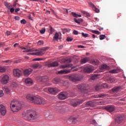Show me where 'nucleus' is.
I'll use <instances>...</instances> for the list:
<instances>
[{"mask_svg": "<svg viewBox=\"0 0 126 126\" xmlns=\"http://www.w3.org/2000/svg\"><path fill=\"white\" fill-rule=\"evenodd\" d=\"M125 121V116L123 115H119L115 119V123L120 125L121 124H124Z\"/></svg>", "mask_w": 126, "mask_h": 126, "instance_id": "nucleus-6", "label": "nucleus"}, {"mask_svg": "<svg viewBox=\"0 0 126 126\" xmlns=\"http://www.w3.org/2000/svg\"><path fill=\"white\" fill-rule=\"evenodd\" d=\"M87 106H90V107H94L95 103L93 101H89L86 103Z\"/></svg>", "mask_w": 126, "mask_h": 126, "instance_id": "nucleus-30", "label": "nucleus"}, {"mask_svg": "<svg viewBox=\"0 0 126 126\" xmlns=\"http://www.w3.org/2000/svg\"><path fill=\"white\" fill-rule=\"evenodd\" d=\"M75 22H76V23H77L78 24H80V23L79 22V21L76 19H74Z\"/></svg>", "mask_w": 126, "mask_h": 126, "instance_id": "nucleus-58", "label": "nucleus"}, {"mask_svg": "<svg viewBox=\"0 0 126 126\" xmlns=\"http://www.w3.org/2000/svg\"><path fill=\"white\" fill-rule=\"evenodd\" d=\"M25 82L27 85H32L33 80L31 78H27L25 79Z\"/></svg>", "mask_w": 126, "mask_h": 126, "instance_id": "nucleus-21", "label": "nucleus"}, {"mask_svg": "<svg viewBox=\"0 0 126 126\" xmlns=\"http://www.w3.org/2000/svg\"><path fill=\"white\" fill-rule=\"evenodd\" d=\"M100 86L102 88H108V84L106 83L102 84L100 85Z\"/></svg>", "mask_w": 126, "mask_h": 126, "instance_id": "nucleus-40", "label": "nucleus"}, {"mask_svg": "<svg viewBox=\"0 0 126 126\" xmlns=\"http://www.w3.org/2000/svg\"><path fill=\"white\" fill-rule=\"evenodd\" d=\"M26 99L28 102L34 103L36 105H46L47 103V100L38 95H27Z\"/></svg>", "mask_w": 126, "mask_h": 126, "instance_id": "nucleus-1", "label": "nucleus"}, {"mask_svg": "<svg viewBox=\"0 0 126 126\" xmlns=\"http://www.w3.org/2000/svg\"><path fill=\"white\" fill-rule=\"evenodd\" d=\"M106 38V35L104 34H101L99 36L100 40H104Z\"/></svg>", "mask_w": 126, "mask_h": 126, "instance_id": "nucleus-44", "label": "nucleus"}, {"mask_svg": "<svg viewBox=\"0 0 126 126\" xmlns=\"http://www.w3.org/2000/svg\"><path fill=\"white\" fill-rule=\"evenodd\" d=\"M101 88H102L101 87V85H97L95 86V90H96V91H99V90H100Z\"/></svg>", "mask_w": 126, "mask_h": 126, "instance_id": "nucleus-41", "label": "nucleus"}, {"mask_svg": "<svg viewBox=\"0 0 126 126\" xmlns=\"http://www.w3.org/2000/svg\"><path fill=\"white\" fill-rule=\"evenodd\" d=\"M73 68H74L73 70V71H77V70H78V68L76 67H72L71 68V69H72Z\"/></svg>", "mask_w": 126, "mask_h": 126, "instance_id": "nucleus-52", "label": "nucleus"}, {"mask_svg": "<svg viewBox=\"0 0 126 126\" xmlns=\"http://www.w3.org/2000/svg\"><path fill=\"white\" fill-rule=\"evenodd\" d=\"M6 70V68H5V67L0 66V72L1 73L5 72Z\"/></svg>", "mask_w": 126, "mask_h": 126, "instance_id": "nucleus-34", "label": "nucleus"}, {"mask_svg": "<svg viewBox=\"0 0 126 126\" xmlns=\"http://www.w3.org/2000/svg\"><path fill=\"white\" fill-rule=\"evenodd\" d=\"M31 1H36V2H38L39 1L40 2H44V1H43V0H30Z\"/></svg>", "mask_w": 126, "mask_h": 126, "instance_id": "nucleus-50", "label": "nucleus"}, {"mask_svg": "<svg viewBox=\"0 0 126 126\" xmlns=\"http://www.w3.org/2000/svg\"><path fill=\"white\" fill-rule=\"evenodd\" d=\"M44 44V41H41V40H39L38 42V45H39V46H41V45H43Z\"/></svg>", "mask_w": 126, "mask_h": 126, "instance_id": "nucleus-49", "label": "nucleus"}, {"mask_svg": "<svg viewBox=\"0 0 126 126\" xmlns=\"http://www.w3.org/2000/svg\"><path fill=\"white\" fill-rule=\"evenodd\" d=\"M86 85L85 84H80L77 86V88L79 90H81V92L84 94H86L87 93L88 91L86 90Z\"/></svg>", "mask_w": 126, "mask_h": 126, "instance_id": "nucleus-10", "label": "nucleus"}, {"mask_svg": "<svg viewBox=\"0 0 126 126\" xmlns=\"http://www.w3.org/2000/svg\"><path fill=\"white\" fill-rule=\"evenodd\" d=\"M77 120V118H76L74 116H71L69 119V120L71 121V122H72V123H73V124H75V123H76Z\"/></svg>", "mask_w": 126, "mask_h": 126, "instance_id": "nucleus-26", "label": "nucleus"}, {"mask_svg": "<svg viewBox=\"0 0 126 126\" xmlns=\"http://www.w3.org/2000/svg\"><path fill=\"white\" fill-rule=\"evenodd\" d=\"M44 116L46 120H52L54 118V115L51 113V112L46 110L44 113Z\"/></svg>", "mask_w": 126, "mask_h": 126, "instance_id": "nucleus-11", "label": "nucleus"}, {"mask_svg": "<svg viewBox=\"0 0 126 126\" xmlns=\"http://www.w3.org/2000/svg\"><path fill=\"white\" fill-rule=\"evenodd\" d=\"M6 34L7 36H9V35H10V34H11V32L9 31H7V32H6Z\"/></svg>", "mask_w": 126, "mask_h": 126, "instance_id": "nucleus-63", "label": "nucleus"}, {"mask_svg": "<svg viewBox=\"0 0 126 126\" xmlns=\"http://www.w3.org/2000/svg\"><path fill=\"white\" fill-rule=\"evenodd\" d=\"M21 24H26V20L25 19H23L21 20Z\"/></svg>", "mask_w": 126, "mask_h": 126, "instance_id": "nucleus-51", "label": "nucleus"}, {"mask_svg": "<svg viewBox=\"0 0 126 126\" xmlns=\"http://www.w3.org/2000/svg\"><path fill=\"white\" fill-rule=\"evenodd\" d=\"M23 116L27 121H33L37 119L36 111L32 110H28L26 112H23Z\"/></svg>", "mask_w": 126, "mask_h": 126, "instance_id": "nucleus-2", "label": "nucleus"}, {"mask_svg": "<svg viewBox=\"0 0 126 126\" xmlns=\"http://www.w3.org/2000/svg\"><path fill=\"white\" fill-rule=\"evenodd\" d=\"M4 5H5L6 6V7H9V5L8 4V2H4Z\"/></svg>", "mask_w": 126, "mask_h": 126, "instance_id": "nucleus-60", "label": "nucleus"}, {"mask_svg": "<svg viewBox=\"0 0 126 126\" xmlns=\"http://www.w3.org/2000/svg\"><path fill=\"white\" fill-rule=\"evenodd\" d=\"M97 78H100V75L99 74H94L91 76L90 79L95 80V79H97Z\"/></svg>", "mask_w": 126, "mask_h": 126, "instance_id": "nucleus-25", "label": "nucleus"}, {"mask_svg": "<svg viewBox=\"0 0 126 126\" xmlns=\"http://www.w3.org/2000/svg\"><path fill=\"white\" fill-rule=\"evenodd\" d=\"M9 81V76L4 75L0 79V82L2 84H7Z\"/></svg>", "mask_w": 126, "mask_h": 126, "instance_id": "nucleus-7", "label": "nucleus"}, {"mask_svg": "<svg viewBox=\"0 0 126 126\" xmlns=\"http://www.w3.org/2000/svg\"><path fill=\"white\" fill-rule=\"evenodd\" d=\"M72 66V64H67L63 65L61 66V68H66V67H71Z\"/></svg>", "mask_w": 126, "mask_h": 126, "instance_id": "nucleus-31", "label": "nucleus"}, {"mask_svg": "<svg viewBox=\"0 0 126 126\" xmlns=\"http://www.w3.org/2000/svg\"><path fill=\"white\" fill-rule=\"evenodd\" d=\"M39 66H40V64L38 63L32 65V67H33V68H37V67H39Z\"/></svg>", "mask_w": 126, "mask_h": 126, "instance_id": "nucleus-36", "label": "nucleus"}, {"mask_svg": "<svg viewBox=\"0 0 126 126\" xmlns=\"http://www.w3.org/2000/svg\"><path fill=\"white\" fill-rule=\"evenodd\" d=\"M107 81H108V82H110V83H115V80L114 78H109L107 79Z\"/></svg>", "mask_w": 126, "mask_h": 126, "instance_id": "nucleus-37", "label": "nucleus"}, {"mask_svg": "<svg viewBox=\"0 0 126 126\" xmlns=\"http://www.w3.org/2000/svg\"><path fill=\"white\" fill-rule=\"evenodd\" d=\"M86 99H78L77 101H76L74 103H71V105L73 107H76L77 105H80V104H82L84 101H86Z\"/></svg>", "mask_w": 126, "mask_h": 126, "instance_id": "nucleus-16", "label": "nucleus"}, {"mask_svg": "<svg viewBox=\"0 0 126 126\" xmlns=\"http://www.w3.org/2000/svg\"><path fill=\"white\" fill-rule=\"evenodd\" d=\"M32 56H39L38 52H33L31 54Z\"/></svg>", "mask_w": 126, "mask_h": 126, "instance_id": "nucleus-53", "label": "nucleus"}, {"mask_svg": "<svg viewBox=\"0 0 126 126\" xmlns=\"http://www.w3.org/2000/svg\"><path fill=\"white\" fill-rule=\"evenodd\" d=\"M92 32L93 33H94V34H96L97 35H100V32L98 31H95V30H93L92 31Z\"/></svg>", "mask_w": 126, "mask_h": 126, "instance_id": "nucleus-43", "label": "nucleus"}, {"mask_svg": "<svg viewBox=\"0 0 126 126\" xmlns=\"http://www.w3.org/2000/svg\"><path fill=\"white\" fill-rule=\"evenodd\" d=\"M23 74L22 71L18 68H16L13 69V75L15 77H21Z\"/></svg>", "mask_w": 126, "mask_h": 126, "instance_id": "nucleus-5", "label": "nucleus"}, {"mask_svg": "<svg viewBox=\"0 0 126 126\" xmlns=\"http://www.w3.org/2000/svg\"><path fill=\"white\" fill-rule=\"evenodd\" d=\"M81 13H83L84 15L88 17H90V14L85 11H81Z\"/></svg>", "mask_w": 126, "mask_h": 126, "instance_id": "nucleus-38", "label": "nucleus"}, {"mask_svg": "<svg viewBox=\"0 0 126 126\" xmlns=\"http://www.w3.org/2000/svg\"><path fill=\"white\" fill-rule=\"evenodd\" d=\"M58 39H59V33L58 32H56L53 37V39H55L58 41Z\"/></svg>", "mask_w": 126, "mask_h": 126, "instance_id": "nucleus-39", "label": "nucleus"}, {"mask_svg": "<svg viewBox=\"0 0 126 126\" xmlns=\"http://www.w3.org/2000/svg\"><path fill=\"white\" fill-rule=\"evenodd\" d=\"M89 5L91 7H92L93 10L95 11V12H96V13H99V12H100V10L98 9L96 6H95L92 2H89Z\"/></svg>", "mask_w": 126, "mask_h": 126, "instance_id": "nucleus-17", "label": "nucleus"}, {"mask_svg": "<svg viewBox=\"0 0 126 126\" xmlns=\"http://www.w3.org/2000/svg\"><path fill=\"white\" fill-rule=\"evenodd\" d=\"M71 14L74 17H76V18H77V17H81V15L80 14H78L75 12H71Z\"/></svg>", "mask_w": 126, "mask_h": 126, "instance_id": "nucleus-32", "label": "nucleus"}, {"mask_svg": "<svg viewBox=\"0 0 126 126\" xmlns=\"http://www.w3.org/2000/svg\"><path fill=\"white\" fill-rule=\"evenodd\" d=\"M93 70H94V68L92 65L86 66L84 68V72H87V73H91Z\"/></svg>", "mask_w": 126, "mask_h": 126, "instance_id": "nucleus-12", "label": "nucleus"}, {"mask_svg": "<svg viewBox=\"0 0 126 126\" xmlns=\"http://www.w3.org/2000/svg\"><path fill=\"white\" fill-rule=\"evenodd\" d=\"M45 32H46V29H45V28H43L40 31V33L41 34H44L45 33Z\"/></svg>", "mask_w": 126, "mask_h": 126, "instance_id": "nucleus-46", "label": "nucleus"}, {"mask_svg": "<svg viewBox=\"0 0 126 126\" xmlns=\"http://www.w3.org/2000/svg\"><path fill=\"white\" fill-rule=\"evenodd\" d=\"M92 124L95 126H96L98 124H97V122L95 120H93L92 122Z\"/></svg>", "mask_w": 126, "mask_h": 126, "instance_id": "nucleus-54", "label": "nucleus"}, {"mask_svg": "<svg viewBox=\"0 0 126 126\" xmlns=\"http://www.w3.org/2000/svg\"><path fill=\"white\" fill-rule=\"evenodd\" d=\"M49 49H50V48L47 46L39 48L38 50V52H37L38 56H43V55H45V51H48Z\"/></svg>", "mask_w": 126, "mask_h": 126, "instance_id": "nucleus-8", "label": "nucleus"}, {"mask_svg": "<svg viewBox=\"0 0 126 126\" xmlns=\"http://www.w3.org/2000/svg\"><path fill=\"white\" fill-rule=\"evenodd\" d=\"M121 89H122V87L121 86L115 87L112 89V91L113 93H117L119 92Z\"/></svg>", "mask_w": 126, "mask_h": 126, "instance_id": "nucleus-23", "label": "nucleus"}, {"mask_svg": "<svg viewBox=\"0 0 126 126\" xmlns=\"http://www.w3.org/2000/svg\"><path fill=\"white\" fill-rule=\"evenodd\" d=\"M103 108L110 113H113V112H114L115 110H116V107H115L114 105L105 106L103 107Z\"/></svg>", "mask_w": 126, "mask_h": 126, "instance_id": "nucleus-9", "label": "nucleus"}, {"mask_svg": "<svg viewBox=\"0 0 126 126\" xmlns=\"http://www.w3.org/2000/svg\"><path fill=\"white\" fill-rule=\"evenodd\" d=\"M4 89H5V91H6L7 94H9L10 93V90H9V89H8V88L5 87Z\"/></svg>", "mask_w": 126, "mask_h": 126, "instance_id": "nucleus-42", "label": "nucleus"}, {"mask_svg": "<svg viewBox=\"0 0 126 126\" xmlns=\"http://www.w3.org/2000/svg\"><path fill=\"white\" fill-rule=\"evenodd\" d=\"M54 81L56 82V83H61L62 85L64 86L65 85L64 83H66V82L61 79L60 78H56L54 79Z\"/></svg>", "mask_w": 126, "mask_h": 126, "instance_id": "nucleus-18", "label": "nucleus"}, {"mask_svg": "<svg viewBox=\"0 0 126 126\" xmlns=\"http://www.w3.org/2000/svg\"><path fill=\"white\" fill-rule=\"evenodd\" d=\"M36 50L34 49V48H32V49H30L27 50V52H28V53L30 52H35Z\"/></svg>", "mask_w": 126, "mask_h": 126, "instance_id": "nucleus-48", "label": "nucleus"}, {"mask_svg": "<svg viewBox=\"0 0 126 126\" xmlns=\"http://www.w3.org/2000/svg\"><path fill=\"white\" fill-rule=\"evenodd\" d=\"M73 33L74 35H78V32L77 31L74 30Z\"/></svg>", "mask_w": 126, "mask_h": 126, "instance_id": "nucleus-61", "label": "nucleus"}, {"mask_svg": "<svg viewBox=\"0 0 126 126\" xmlns=\"http://www.w3.org/2000/svg\"><path fill=\"white\" fill-rule=\"evenodd\" d=\"M49 29H50V30L51 32H53L55 31V30H54V29H53V27H52V26H50Z\"/></svg>", "mask_w": 126, "mask_h": 126, "instance_id": "nucleus-57", "label": "nucleus"}, {"mask_svg": "<svg viewBox=\"0 0 126 126\" xmlns=\"http://www.w3.org/2000/svg\"><path fill=\"white\" fill-rule=\"evenodd\" d=\"M59 65V63L58 62H54L52 63L48 64V67H55Z\"/></svg>", "mask_w": 126, "mask_h": 126, "instance_id": "nucleus-22", "label": "nucleus"}, {"mask_svg": "<svg viewBox=\"0 0 126 126\" xmlns=\"http://www.w3.org/2000/svg\"><path fill=\"white\" fill-rule=\"evenodd\" d=\"M110 73H118L119 72V70L118 69H114L109 71Z\"/></svg>", "mask_w": 126, "mask_h": 126, "instance_id": "nucleus-35", "label": "nucleus"}, {"mask_svg": "<svg viewBox=\"0 0 126 126\" xmlns=\"http://www.w3.org/2000/svg\"><path fill=\"white\" fill-rule=\"evenodd\" d=\"M70 69L61 70L58 71V74H67V73H70Z\"/></svg>", "mask_w": 126, "mask_h": 126, "instance_id": "nucleus-19", "label": "nucleus"}, {"mask_svg": "<svg viewBox=\"0 0 126 126\" xmlns=\"http://www.w3.org/2000/svg\"><path fill=\"white\" fill-rule=\"evenodd\" d=\"M55 110L56 112H58V113H62L63 111V108L61 106H56Z\"/></svg>", "mask_w": 126, "mask_h": 126, "instance_id": "nucleus-27", "label": "nucleus"}, {"mask_svg": "<svg viewBox=\"0 0 126 126\" xmlns=\"http://www.w3.org/2000/svg\"><path fill=\"white\" fill-rule=\"evenodd\" d=\"M68 94H70V92L68 91H65L63 92H61L59 95H68Z\"/></svg>", "mask_w": 126, "mask_h": 126, "instance_id": "nucleus-29", "label": "nucleus"}, {"mask_svg": "<svg viewBox=\"0 0 126 126\" xmlns=\"http://www.w3.org/2000/svg\"><path fill=\"white\" fill-rule=\"evenodd\" d=\"M58 98L60 100H64L67 98V95H58Z\"/></svg>", "mask_w": 126, "mask_h": 126, "instance_id": "nucleus-28", "label": "nucleus"}, {"mask_svg": "<svg viewBox=\"0 0 126 126\" xmlns=\"http://www.w3.org/2000/svg\"><path fill=\"white\" fill-rule=\"evenodd\" d=\"M73 40V38L71 37H68L66 39V41L67 42H71V41H72Z\"/></svg>", "mask_w": 126, "mask_h": 126, "instance_id": "nucleus-45", "label": "nucleus"}, {"mask_svg": "<svg viewBox=\"0 0 126 126\" xmlns=\"http://www.w3.org/2000/svg\"><path fill=\"white\" fill-rule=\"evenodd\" d=\"M10 108L12 112H18L22 108V103L15 99L11 101L10 104Z\"/></svg>", "mask_w": 126, "mask_h": 126, "instance_id": "nucleus-3", "label": "nucleus"}, {"mask_svg": "<svg viewBox=\"0 0 126 126\" xmlns=\"http://www.w3.org/2000/svg\"><path fill=\"white\" fill-rule=\"evenodd\" d=\"M82 36H83V37H88V34L85 33L84 32H82Z\"/></svg>", "mask_w": 126, "mask_h": 126, "instance_id": "nucleus-55", "label": "nucleus"}, {"mask_svg": "<svg viewBox=\"0 0 126 126\" xmlns=\"http://www.w3.org/2000/svg\"><path fill=\"white\" fill-rule=\"evenodd\" d=\"M44 60V58H36L33 60V62L36 61H43Z\"/></svg>", "mask_w": 126, "mask_h": 126, "instance_id": "nucleus-47", "label": "nucleus"}, {"mask_svg": "<svg viewBox=\"0 0 126 126\" xmlns=\"http://www.w3.org/2000/svg\"><path fill=\"white\" fill-rule=\"evenodd\" d=\"M20 46H19V43H15L14 45V48H16V47H20Z\"/></svg>", "mask_w": 126, "mask_h": 126, "instance_id": "nucleus-62", "label": "nucleus"}, {"mask_svg": "<svg viewBox=\"0 0 126 126\" xmlns=\"http://www.w3.org/2000/svg\"><path fill=\"white\" fill-rule=\"evenodd\" d=\"M48 90L50 94H57V93H59L60 91L57 88H50Z\"/></svg>", "mask_w": 126, "mask_h": 126, "instance_id": "nucleus-13", "label": "nucleus"}, {"mask_svg": "<svg viewBox=\"0 0 126 126\" xmlns=\"http://www.w3.org/2000/svg\"><path fill=\"white\" fill-rule=\"evenodd\" d=\"M78 48H79V49H83L85 48V47H84L83 45H78Z\"/></svg>", "mask_w": 126, "mask_h": 126, "instance_id": "nucleus-59", "label": "nucleus"}, {"mask_svg": "<svg viewBox=\"0 0 126 126\" xmlns=\"http://www.w3.org/2000/svg\"><path fill=\"white\" fill-rule=\"evenodd\" d=\"M21 63V59L14 61V63Z\"/></svg>", "mask_w": 126, "mask_h": 126, "instance_id": "nucleus-56", "label": "nucleus"}, {"mask_svg": "<svg viewBox=\"0 0 126 126\" xmlns=\"http://www.w3.org/2000/svg\"><path fill=\"white\" fill-rule=\"evenodd\" d=\"M38 79H39V81H42V82H46L48 81V76H38L37 77Z\"/></svg>", "mask_w": 126, "mask_h": 126, "instance_id": "nucleus-20", "label": "nucleus"}, {"mask_svg": "<svg viewBox=\"0 0 126 126\" xmlns=\"http://www.w3.org/2000/svg\"><path fill=\"white\" fill-rule=\"evenodd\" d=\"M66 78H68L71 81L73 82H75L76 81H80L82 80V77L77 74H73L71 75H66L65 76Z\"/></svg>", "mask_w": 126, "mask_h": 126, "instance_id": "nucleus-4", "label": "nucleus"}, {"mask_svg": "<svg viewBox=\"0 0 126 126\" xmlns=\"http://www.w3.org/2000/svg\"><path fill=\"white\" fill-rule=\"evenodd\" d=\"M0 113L1 116H5L6 114V109L5 106L2 104L0 105Z\"/></svg>", "mask_w": 126, "mask_h": 126, "instance_id": "nucleus-14", "label": "nucleus"}, {"mask_svg": "<svg viewBox=\"0 0 126 126\" xmlns=\"http://www.w3.org/2000/svg\"><path fill=\"white\" fill-rule=\"evenodd\" d=\"M10 12L12 13V12H14V8H11L10 10Z\"/></svg>", "mask_w": 126, "mask_h": 126, "instance_id": "nucleus-64", "label": "nucleus"}, {"mask_svg": "<svg viewBox=\"0 0 126 126\" xmlns=\"http://www.w3.org/2000/svg\"><path fill=\"white\" fill-rule=\"evenodd\" d=\"M101 69H106V70H108L110 69V67H109L106 64H103L101 66Z\"/></svg>", "mask_w": 126, "mask_h": 126, "instance_id": "nucleus-33", "label": "nucleus"}, {"mask_svg": "<svg viewBox=\"0 0 126 126\" xmlns=\"http://www.w3.org/2000/svg\"><path fill=\"white\" fill-rule=\"evenodd\" d=\"M90 60V58L89 57H86L81 60V63L82 64H84V63H86Z\"/></svg>", "mask_w": 126, "mask_h": 126, "instance_id": "nucleus-24", "label": "nucleus"}, {"mask_svg": "<svg viewBox=\"0 0 126 126\" xmlns=\"http://www.w3.org/2000/svg\"><path fill=\"white\" fill-rule=\"evenodd\" d=\"M33 71V69L31 68H28L25 69L24 70V74L25 76H29L32 73V72Z\"/></svg>", "mask_w": 126, "mask_h": 126, "instance_id": "nucleus-15", "label": "nucleus"}]
</instances>
